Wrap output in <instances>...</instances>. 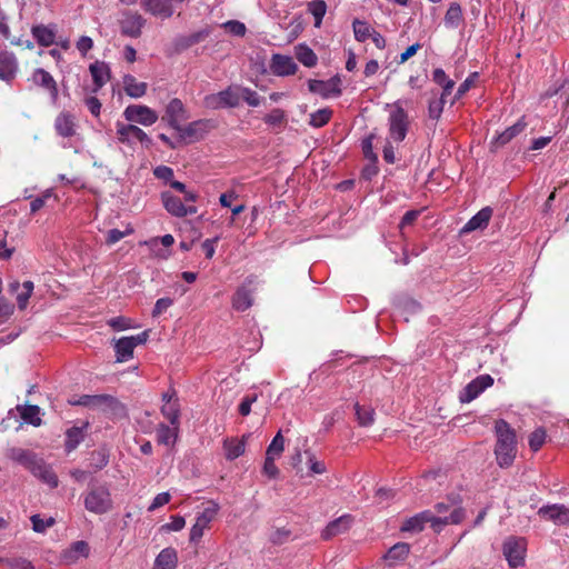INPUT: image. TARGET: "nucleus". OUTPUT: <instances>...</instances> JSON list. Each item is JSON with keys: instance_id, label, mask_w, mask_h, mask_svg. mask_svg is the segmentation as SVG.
<instances>
[{"instance_id": "nucleus-5", "label": "nucleus", "mask_w": 569, "mask_h": 569, "mask_svg": "<svg viewBox=\"0 0 569 569\" xmlns=\"http://www.w3.org/2000/svg\"><path fill=\"white\" fill-rule=\"evenodd\" d=\"M116 138L121 144L133 148L137 142H140L146 148L151 147V138L139 127L131 122H116Z\"/></svg>"}, {"instance_id": "nucleus-24", "label": "nucleus", "mask_w": 569, "mask_h": 569, "mask_svg": "<svg viewBox=\"0 0 569 569\" xmlns=\"http://www.w3.org/2000/svg\"><path fill=\"white\" fill-rule=\"evenodd\" d=\"M89 71L93 79V92H98L110 79V68L106 62L96 61L90 64Z\"/></svg>"}, {"instance_id": "nucleus-64", "label": "nucleus", "mask_w": 569, "mask_h": 569, "mask_svg": "<svg viewBox=\"0 0 569 569\" xmlns=\"http://www.w3.org/2000/svg\"><path fill=\"white\" fill-rule=\"evenodd\" d=\"M284 111L281 109H273L271 112H269L264 118V122L270 126H278L283 122L284 120Z\"/></svg>"}, {"instance_id": "nucleus-50", "label": "nucleus", "mask_w": 569, "mask_h": 569, "mask_svg": "<svg viewBox=\"0 0 569 569\" xmlns=\"http://www.w3.org/2000/svg\"><path fill=\"white\" fill-rule=\"evenodd\" d=\"M284 450V438L279 431L267 448L266 456L279 458Z\"/></svg>"}, {"instance_id": "nucleus-37", "label": "nucleus", "mask_w": 569, "mask_h": 569, "mask_svg": "<svg viewBox=\"0 0 569 569\" xmlns=\"http://www.w3.org/2000/svg\"><path fill=\"white\" fill-rule=\"evenodd\" d=\"M296 58L307 68H312L317 64L318 58L311 48L300 43L295 48Z\"/></svg>"}, {"instance_id": "nucleus-26", "label": "nucleus", "mask_w": 569, "mask_h": 569, "mask_svg": "<svg viewBox=\"0 0 569 569\" xmlns=\"http://www.w3.org/2000/svg\"><path fill=\"white\" fill-rule=\"evenodd\" d=\"M178 566V552L172 547L162 549L154 559L152 569H176Z\"/></svg>"}, {"instance_id": "nucleus-44", "label": "nucleus", "mask_w": 569, "mask_h": 569, "mask_svg": "<svg viewBox=\"0 0 569 569\" xmlns=\"http://www.w3.org/2000/svg\"><path fill=\"white\" fill-rule=\"evenodd\" d=\"M332 117V110L330 108L318 109L310 113L309 124L313 128H322L326 126Z\"/></svg>"}, {"instance_id": "nucleus-34", "label": "nucleus", "mask_w": 569, "mask_h": 569, "mask_svg": "<svg viewBox=\"0 0 569 569\" xmlns=\"http://www.w3.org/2000/svg\"><path fill=\"white\" fill-rule=\"evenodd\" d=\"M33 82L40 87L48 89L52 97L58 96V88L53 77L44 69H37L32 74Z\"/></svg>"}, {"instance_id": "nucleus-3", "label": "nucleus", "mask_w": 569, "mask_h": 569, "mask_svg": "<svg viewBox=\"0 0 569 569\" xmlns=\"http://www.w3.org/2000/svg\"><path fill=\"white\" fill-rule=\"evenodd\" d=\"M71 406H81L106 415L119 416L124 411L117 398L110 395H83L78 399L69 400Z\"/></svg>"}, {"instance_id": "nucleus-38", "label": "nucleus", "mask_w": 569, "mask_h": 569, "mask_svg": "<svg viewBox=\"0 0 569 569\" xmlns=\"http://www.w3.org/2000/svg\"><path fill=\"white\" fill-rule=\"evenodd\" d=\"M87 427H88V423H86L83 427H72L67 430L66 442H64L67 452L73 451L79 446V443L83 440V438H84L83 430Z\"/></svg>"}, {"instance_id": "nucleus-12", "label": "nucleus", "mask_w": 569, "mask_h": 569, "mask_svg": "<svg viewBox=\"0 0 569 569\" xmlns=\"http://www.w3.org/2000/svg\"><path fill=\"white\" fill-rule=\"evenodd\" d=\"M492 385L493 378L490 375L478 376L463 388L460 392L459 399L461 402L468 403Z\"/></svg>"}, {"instance_id": "nucleus-29", "label": "nucleus", "mask_w": 569, "mask_h": 569, "mask_svg": "<svg viewBox=\"0 0 569 569\" xmlns=\"http://www.w3.org/2000/svg\"><path fill=\"white\" fill-rule=\"evenodd\" d=\"M6 456L8 459L23 466L26 469H29L34 459L38 457V455L34 452L18 447L9 448L6 451Z\"/></svg>"}, {"instance_id": "nucleus-53", "label": "nucleus", "mask_w": 569, "mask_h": 569, "mask_svg": "<svg viewBox=\"0 0 569 569\" xmlns=\"http://www.w3.org/2000/svg\"><path fill=\"white\" fill-rule=\"evenodd\" d=\"M0 563L9 569H34L32 562L26 558H6L0 559Z\"/></svg>"}, {"instance_id": "nucleus-7", "label": "nucleus", "mask_w": 569, "mask_h": 569, "mask_svg": "<svg viewBox=\"0 0 569 569\" xmlns=\"http://www.w3.org/2000/svg\"><path fill=\"white\" fill-rule=\"evenodd\" d=\"M148 331H142L136 336L122 337L114 343L117 362H126L133 357V350L137 346L147 342Z\"/></svg>"}, {"instance_id": "nucleus-51", "label": "nucleus", "mask_w": 569, "mask_h": 569, "mask_svg": "<svg viewBox=\"0 0 569 569\" xmlns=\"http://www.w3.org/2000/svg\"><path fill=\"white\" fill-rule=\"evenodd\" d=\"M445 103L446 97H442V94L437 99H432L428 106V117L435 121L439 120L442 114Z\"/></svg>"}, {"instance_id": "nucleus-55", "label": "nucleus", "mask_w": 569, "mask_h": 569, "mask_svg": "<svg viewBox=\"0 0 569 569\" xmlns=\"http://www.w3.org/2000/svg\"><path fill=\"white\" fill-rule=\"evenodd\" d=\"M479 78L478 72L470 73L466 80L458 87V90L455 96V100H459L461 97H463L475 84L477 79Z\"/></svg>"}, {"instance_id": "nucleus-18", "label": "nucleus", "mask_w": 569, "mask_h": 569, "mask_svg": "<svg viewBox=\"0 0 569 569\" xmlns=\"http://www.w3.org/2000/svg\"><path fill=\"white\" fill-rule=\"evenodd\" d=\"M270 70L277 77H288L297 72L298 66L292 57L274 53L271 57Z\"/></svg>"}, {"instance_id": "nucleus-21", "label": "nucleus", "mask_w": 569, "mask_h": 569, "mask_svg": "<svg viewBox=\"0 0 569 569\" xmlns=\"http://www.w3.org/2000/svg\"><path fill=\"white\" fill-rule=\"evenodd\" d=\"M144 19L138 13H127L120 21L121 33L131 38H138L144 26Z\"/></svg>"}, {"instance_id": "nucleus-17", "label": "nucleus", "mask_w": 569, "mask_h": 569, "mask_svg": "<svg viewBox=\"0 0 569 569\" xmlns=\"http://www.w3.org/2000/svg\"><path fill=\"white\" fill-rule=\"evenodd\" d=\"M209 130V120H196L184 127L180 126L176 131L182 140L198 141L202 139Z\"/></svg>"}, {"instance_id": "nucleus-16", "label": "nucleus", "mask_w": 569, "mask_h": 569, "mask_svg": "<svg viewBox=\"0 0 569 569\" xmlns=\"http://www.w3.org/2000/svg\"><path fill=\"white\" fill-rule=\"evenodd\" d=\"M28 470L50 488L58 487L59 480L57 475L42 458L37 457Z\"/></svg>"}, {"instance_id": "nucleus-4", "label": "nucleus", "mask_w": 569, "mask_h": 569, "mask_svg": "<svg viewBox=\"0 0 569 569\" xmlns=\"http://www.w3.org/2000/svg\"><path fill=\"white\" fill-rule=\"evenodd\" d=\"M87 511L94 515H106L113 509L110 489L106 485L91 486L82 495Z\"/></svg>"}, {"instance_id": "nucleus-57", "label": "nucleus", "mask_w": 569, "mask_h": 569, "mask_svg": "<svg viewBox=\"0 0 569 569\" xmlns=\"http://www.w3.org/2000/svg\"><path fill=\"white\" fill-rule=\"evenodd\" d=\"M546 440V432L543 429H536L529 437V447L532 451H538Z\"/></svg>"}, {"instance_id": "nucleus-49", "label": "nucleus", "mask_w": 569, "mask_h": 569, "mask_svg": "<svg viewBox=\"0 0 569 569\" xmlns=\"http://www.w3.org/2000/svg\"><path fill=\"white\" fill-rule=\"evenodd\" d=\"M109 463V455L106 450H94L90 457V467L93 471L103 469Z\"/></svg>"}, {"instance_id": "nucleus-1", "label": "nucleus", "mask_w": 569, "mask_h": 569, "mask_svg": "<svg viewBox=\"0 0 569 569\" xmlns=\"http://www.w3.org/2000/svg\"><path fill=\"white\" fill-rule=\"evenodd\" d=\"M463 508H456L449 516H435L430 510H425L407 519L402 526L401 531L418 532L425 528L426 523L439 532L447 525H459L465 519Z\"/></svg>"}, {"instance_id": "nucleus-54", "label": "nucleus", "mask_w": 569, "mask_h": 569, "mask_svg": "<svg viewBox=\"0 0 569 569\" xmlns=\"http://www.w3.org/2000/svg\"><path fill=\"white\" fill-rule=\"evenodd\" d=\"M240 100L243 99L250 107H258L261 103L260 96L252 89L239 87Z\"/></svg>"}, {"instance_id": "nucleus-15", "label": "nucleus", "mask_w": 569, "mask_h": 569, "mask_svg": "<svg viewBox=\"0 0 569 569\" xmlns=\"http://www.w3.org/2000/svg\"><path fill=\"white\" fill-rule=\"evenodd\" d=\"M162 119L167 121L172 129H179L181 122L188 119L187 110L182 101L178 98L170 100L166 107V113Z\"/></svg>"}, {"instance_id": "nucleus-45", "label": "nucleus", "mask_w": 569, "mask_h": 569, "mask_svg": "<svg viewBox=\"0 0 569 569\" xmlns=\"http://www.w3.org/2000/svg\"><path fill=\"white\" fill-rule=\"evenodd\" d=\"M161 413L169 420L171 426H179L180 406L178 399H174L172 402L164 403L161 407Z\"/></svg>"}, {"instance_id": "nucleus-13", "label": "nucleus", "mask_w": 569, "mask_h": 569, "mask_svg": "<svg viewBox=\"0 0 569 569\" xmlns=\"http://www.w3.org/2000/svg\"><path fill=\"white\" fill-rule=\"evenodd\" d=\"M341 80L339 77L323 80H309L308 88L311 92L320 94L322 98L328 99L331 97H339L341 94Z\"/></svg>"}, {"instance_id": "nucleus-41", "label": "nucleus", "mask_w": 569, "mask_h": 569, "mask_svg": "<svg viewBox=\"0 0 569 569\" xmlns=\"http://www.w3.org/2000/svg\"><path fill=\"white\" fill-rule=\"evenodd\" d=\"M432 80L438 84L442 87V97L449 96L453 88H455V81L449 79L446 74L445 70L441 68H436L432 72Z\"/></svg>"}, {"instance_id": "nucleus-28", "label": "nucleus", "mask_w": 569, "mask_h": 569, "mask_svg": "<svg viewBox=\"0 0 569 569\" xmlns=\"http://www.w3.org/2000/svg\"><path fill=\"white\" fill-rule=\"evenodd\" d=\"M18 70L17 58L12 52H0V79L10 80L14 77Z\"/></svg>"}, {"instance_id": "nucleus-9", "label": "nucleus", "mask_w": 569, "mask_h": 569, "mask_svg": "<svg viewBox=\"0 0 569 569\" xmlns=\"http://www.w3.org/2000/svg\"><path fill=\"white\" fill-rule=\"evenodd\" d=\"M527 550V541L520 537H509L503 542L502 551L508 563L512 568L523 565Z\"/></svg>"}, {"instance_id": "nucleus-62", "label": "nucleus", "mask_w": 569, "mask_h": 569, "mask_svg": "<svg viewBox=\"0 0 569 569\" xmlns=\"http://www.w3.org/2000/svg\"><path fill=\"white\" fill-rule=\"evenodd\" d=\"M258 399L257 395H247L242 398L240 405H239V413L243 417H247L251 412V406Z\"/></svg>"}, {"instance_id": "nucleus-32", "label": "nucleus", "mask_w": 569, "mask_h": 569, "mask_svg": "<svg viewBox=\"0 0 569 569\" xmlns=\"http://www.w3.org/2000/svg\"><path fill=\"white\" fill-rule=\"evenodd\" d=\"M410 552V545L407 542H398L393 545L385 555V560L389 566H397L403 561Z\"/></svg>"}, {"instance_id": "nucleus-52", "label": "nucleus", "mask_w": 569, "mask_h": 569, "mask_svg": "<svg viewBox=\"0 0 569 569\" xmlns=\"http://www.w3.org/2000/svg\"><path fill=\"white\" fill-rule=\"evenodd\" d=\"M21 287H22V291L20 293H18V296H17V303H18L19 309L23 310L28 306V301L33 292L34 284L32 281L27 280L21 284Z\"/></svg>"}, {"instance_id": "nucleus-39", "label": "nucleus", "mask_w": 569, "mask_h": 569, "mask_svg": "<svg viewBox=\"0 0 569 569\" xmlns=\"http://www.w3.org/2000/svg\"><path fill=\"white\" fill-rule=\"evenodd\" d=\"M217 93L224 108H234L240 103L239 87L229 86L227 89Z\"/></svg>"}, {"instance_id": "nucleus-48", "label": "nucleus", "mask_w": 569, "mask_h": 569, "mask_svg": "<svg viewBox=\"0 0 569 569\" xmlns=\"http://www.w3.org/2000/svg\"><path fill=\"white\" fill-rule=\"evenodd\" d=\"M204 36L206 34L200 31V32H196V33H192L189 36L178 37L174 41L176 48L178 50H186V49L190 48L191 46L200 42L204 38Z\"/></svg>"}, {"instance_id": "nucleus-11", "label": "nucleus", "mask_w": 569, "mask_h": 569, "mask_svg": "<svg viewBox=\"0 0 569 569\" xmlns=\"http://www.w3.org/2000/svg\"><path fill=\"white\" fill-rule=\"evenodd\" d=\"M160 197L163 208L173 217L183 218L196 214L198 211L196 206H186L180 198L172 194L170 191L161 192Z\"/></svg>"}, {"instance_id": "nucleus-61", "label": "nucleus", "mask_w": 569, "mask_h": 569, "mask_svg": "<svg viewBox=\"0 0 569 569\" xmlns=\"http://www.w3.org/2000/svg\"><path fill=\"white\" fill-rule=\"evenodd\" d=\"M108 326H110L112 329L121 331L127 330L129 328H132L131 320L126 317H114L108 320Z\"/></svg>"}, {"instance_id": "nucleus-25", "label": "nucleus", "mask_w": 569, "mask_h": 569, "mask_svg": "<svg viewBox=\"0 0 569 569\" xmlns=\"http://www.w3.org/2000/svg\"><path fill=\"white\" fill-rule=\"evenodd\" d=\"M90 553L88 542L83 540L76 541L63 551L62 559L66 563L71 565L79 560V558H87Z\"/></svg>"}, {"instance_id": "nucleus-58", "label": "nucleus", "mask_w": 569, "mask_h": 569, "mask_svg": "<svg viewBox=\"0 0 569 569\" xmlns=\"http://www.w3.org/2000/svg\"><path fill=\"white\" fill-rule=\"evenodd\" d=\"M32 529L36 532H44L48 528L53 526L54 520L52 518L42 519L39 515H34L31 517Z\"/></svg>"}, {"instance_id": "nucleus-40", "label": "nucleus", "mask_w": 569, "mask_h": 569, "mask_svg": "<svg viewBox=\"0 0 569 569\" xmlns=\"http://www.w3.org/2000/svg\"><path fill=\"white\" fill-rule=\"evenodd\" d=\"M443 20H445V24L448 28H452V29L458 28L463 20L462 9H461L460 4L451 3L445 14Z\"/></svg>"}, {"instance_id": "nucleus-43", "label": "nucleus", "mask_w": 569, "mask_h": 569, "mask_svg": "<svg viewBox=\"0 0 569 569\" xmlns=\"http://www.w3.org/2000/svg\"><path fill=\"white\" fill-rule=\"evenodd\" d=\"M355 39L359 42H365L368 40L372 32L375 31L373 28L370 27V24L366 21H361L359 19H355L352 22Z\"/></svg>"}, {"instance_id": "nucleus-35", "label": "nucleus", "mask_w": 569, "mask_h": 569, "mask_svg": "<svg viewBox=\"0 0 569 569\" xmlns=\"http://www.w3.org/2000/svg\"><path fill=\"white\" fill-rule=\"evenodd\" d=\"M17 410L20 413V417L28 423L39 427L42 425V419L40 418V408L36 405H24L17 406Z\"/></svg>"}, {"instance_id": "nucleus-14", "label": "nucleus", "mask_w": 569, "mask_h": 569, "mask_svg": "<svg viewBox=\"0 0 569 569\" xmlns=\"http://www.w3.org/2000/svg\"><path fill=\"white\" fill-rule=\"evenodd\" d=\"M538 515L545 520L552 521L555 525H569V507L565 505H546L539 508Z\"/></svg>"}, {"instance_id": "nucleus-23", "label": "nucleus", "mask_w": 569, "mask_h": 569, "mask_svg": "<svg viewBox=\"0 0 569 569\" xmlns=\"http://www.w3.org/2000/svg\"><path fill=\"white\" fill-rule=\"evenodd\" d=\"M143 9L156 17L170 18L173 8L170 0H141Z\"/></svg>"}, {"instance_id": "nucleus-63", "label": "nucleus", "mask_w": 569, "mask_h": 569, "mask_svg": "<svg viewBox=\"0 0 569 569\" xmlns=\"http://www.w3.org/2000/svg\"><path fill=\"white\" fill-rule=\"evenodd\" d=\"M153 174L157 179L163 180L169 183L173 180V170L168 166L156 167L153 169Z\"/></svg>"}, {"instance_id": "nucleus-10", "label": "nucleus", "mask_w": 569, "mask_h": 569, "mask_svg": "<svg viewBox=\"0 0 569 569\" xmlns=\"http://www.w3.org/2000/svg\"><path fill=\"white\" fill-rule=\"evenodd\" d=\"M123 117L127 122L139 123L144 127L152 126L158 120L157 112L144 104H129L123 110Z\"/></svg>"}, {"instance_id": "nucleus-42", "label": "nucleus", "mask_w": 569, "mask_h": 569, "mask_svg": "<svg viewBox=\"0 0 569 569\" xmlns=\"http://www.w3.org/2000/svg\"><path fill=\"white\" fill-rule=\"evenodd\" d=\"M526 128V122L522 120H519L513 126L507 128L503 132H501L497 139L496 143L498 146H503L508 143L511 139H513L516 136H518L520 132H522Z\"/></svg>"}, {"instance_id": "nucleus-2", "label": "nucleus", "mask_w": 569, "mask_h": 569, "mask_svg": "<svg viewBox=\"0 0 569 569\" xmlns=\"http://www.w3.org/2000/svg\"><path fill=\"white\" fill-rule=\"evenodd\" d=\"M497 435V445L495 455L498 465L501 468H508L512 465L516 457V435L509 423L502 419L495 426Z\"/></svg>"}, {"instance_id": "nucleus-31", "label": "nucleus", "mask_w": 569, "mask_h": 569, "mask_svg": "<svg viewBox=\"0 0 569 569\" xmlns=\"http://www.w3.org/2000/svg\"><path fill=\"white\" fill-rule=\"evenodd\" d=\"M31 33L36 41L43 47H49L56 41V29L50 26H33Z\"/></svg>"}, {"instance_id": "nucleus-36", "label": "nucleus", "mask_w": 569, "mask_h": 569, "mask_svg": "<svg viewBox=\"0 0 569 569\" xmlns=\"http://www.w3.org/2000/svg\"><path fill=\"white\" fill-rule=\"evenodd\" d=\"M179 426H167L160 423L157 428V440L159 443L164 446H173L178 438Z\"/></svg>"}, {"instance_id": "nucleus-56", "label": "nucleus", "mask_w": 569, "mask_h": 569, "mask_svg": "<svg viewBox=\"0 0 569 569\" xmlns=\"http://www.w3.org/2000/svg\"><path fill=\"white\" fill-rule=\"evenodd\" d=\"M222 28L236 37H243L247 32L244 23L238 20H229L222 24Z\"/></svg>"}, {"instance_id": "nucleus-6", "label": "nucleus", "mask_w": 569, "mask_h": 569, "mask_svg": "<svg viewBox=\"0 0 569 569\" xmlns=\"http://www.w3.org/2000/svg\"><path fill=\"white\" fill-rule=\"evenodd\" d=\"M219 510V505L214 501H210L208 507L197 515L196 522L191 527L189 535V541L191 543L197 545L200 542L204 530L210 527V523L216 519Z\"/></svg>"}, {"instance_id": "nucleus-46", "label": "nucleus", "mask_w": 569, "mask_h": 569, "mask_svg": "<svg viewBox=\"0 0 569 569\" xmlns=\"http://www.w3.org/2000/svg\"><path fill=\"white\" fill-rule=\"evenodd\" d=\"M357 420L360 426L368 427L375 421V410L371 407L355 405Z\"/></svg>"}, {"instance_id": "nucleus-8", "label": "nucleus", "mask_w": 569, "mask_h": 569, "mask_svg": "<svg viewBox=\"0 0 569 569\" xmlns=\"http://www.w3.org/2000/svg\"><path fill=\"white\" fill-rule=\"evenodd\" d=\"M409 129L408 113L402 107L396 104L389 114V137L396 142L405 140Z\"/></svg>"}, {"instance_id": "nucleus-19", "label": "nucleus", "mask_w": 569, "mask_h": 569, "mask_svg": "<svg viewBox=\"0 0 569 569\" xmlns=\"http://www.w3.org/2000/svg\"><path fill=\"white\" fill-rule=\"evenodd\" d=\"M54 129L58 136L71 138L77 132L76 118L68 111L60 112L54 119Z\"/></svg>"}, {"instance_id": "nucleus-27", "label": "nucleus", "mask_w": 569, "mask_h": 569, "mask_svg": "<svg viewBox=\"0 0 569 569\" xmlns=\"http://www.w3.org/2000/svg\"><path fill=\"white\" fill-rule=\"evenodd\" d=\"M250 435H243L241 439L227 438L223 441L224 455L228 460H234L244 453L246 441Z\"/></svg>"}, {"instance_id": "nucleus-22", "label": "nucleus", "mask_w": 569, "mask_h": 569, "mask_svg": "<svg viewBox=\"0 0 569 569\" xmlns=\"http://www.w3.org/2000/svg\"><path fill=\"white\" fill-rule=\"evenodd\" d=\"M353 521L352 516L343 515L327 525L323 529L321 537L326 540L331 539L342 532H346Z\"/></svg>"}, {"instance_id": "nucleus-60", "label": "nucleus", "mask_w": 569, "mask_h": 569, "mask_svg": "<svg viewBox=\"0 0 569 569\" xmlns=\"http://www.w3.org/2000/svg\"><path fill=\"white\" fill-rule=\"evenodd\" d=\"M276 459L277 458H273L271 456L270 457L266 456L263 468H262L263 475L271 479H274L279 473V469L274 463Z\"/></svg>"}, {"instance_id": "nucleus-20", "label": "nucleus", "mask_w": 569, "mask_h": 569, "mask_svg": "<svg viewBox=\"0 0 569 569\" xmlns=\"http://www.w3.org/2000/svg\"><path fill=\"white\" fill-rule=\"evenodd\" d=\"M491 217L492 209L490 207L482 208L467 221V223L461 228L460 233L467 234L476 230H483L487 228Z\"/></svg>"}, {"instance_id": "nucleus-33", "label": "nucleus", "mask_w": 569, "mask_h": 569, "mask_svg": "<svg viewBox=\"0 0 569 569\" xmlns=\"http://www.w3.org/2000/svg\"><path fill=\"white\" fill-rule=\"evenodd\" d=\"M147 83L137 81V79L131 74H126L123 77V89L124 92L134 99L141 98L147 92Z\"/></svg>"}, {"instance_id": "nucleus-59", "label": "nucleus", "mask_w": 569, "mask_h": 569, "mask_svg": "<svg viewBox=\"0 0 569 569\" xmlns=\"http://www.w3.org/2000/svg\"><path fill=\"white\" fill-rule=\"evenodd\" d=\"M51 197H53V192L51 189H48L40 197L34 198L30 203L31 213L39 211Z\"/></svg>"}, {"instance_id": "nucleus-47", "label": "nucleus", "mask_w": 569, "mask_h": 569, "mask_svg": "<svg viewBox=\"0 0 569 569\" xmlns=\"http://www.w3.org/2000/svg\"><path fill=\"white\" fill-rule=\"evenodd\" d=\"M308 10L315 18V27L319 28L327 11L326 2L323 0H313L309 2Z\"/></svg>"}, {"instance_id": "nucleus-30", "label": "nucleus", "mask_w": 569, "mask_h": 569, "mask_svg": "<svg viewBox=\"0 0 569 569\" xmlns=\"http://www.w3.org/2000/svg\"><path fill=\"white\" fill-rule=\"evenodd\" d=\"M252 303V291L246 286L239 287L232 297V308L237 311H246Z\"/></svg>"}]
</instances>
